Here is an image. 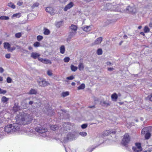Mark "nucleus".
Segmentation results:
<instances>
[{
  "mask_svg": "<svg viewBox=\"0 0 152 152\" xmlns=\"http://www.w3.org/2000/svg\"><path fill=\"white\" fill-rule=\"evenodd\" d=\"M45 10L47 12H48L51 15H53L55 14L54 10L52 7H49L46 8Z\"/></svg>",
  "mask_w": 152,
  "mask_h": 152,
  "instance_id": "dca6fc26",
  "label": "nucleus"
},
{
  "mask_svg": "<svg viewBox=\"0 0 152 152\" xmlns=\"http://www.w3.org/2000/svg\"><path fill=\"white\" fill-rule=\"evenodd\" d=\"M95 107V106L94 105L93 106H90L88 107V108H94Z\"/></svg>",
  "mask_w": 152,
  "mask_h": 152,
  "instance_id": "bf43d9fd",
  "label": "nucleus"
},
{
  "mask_svg": "<svg viewBox=\"0 0 152 152\" xmlns=\"http://www.w3.org/2000/svg\"><path fill=\"white\" fill-rule=\"evenodd\" d=\"M5 57L7 58H9L10 57V54H7L5 55Z\"/></svg>",
  "mask_w": 152,
  "mask_h": 152,
  "instance_id": "6e6d98bb",
  "label": "nucleus"
},
{
  "mask_svg": "<svg viewBox=\"0 0 152 152\" xmlns=\"http://www.w3.org/2000/svg\"><path fill=\"white\" fill-rule=\"evenodd\" d=\"M85 88V85L83 83L78 88V90L83 89Z\"/></svg>",
  "mask_w": 152,
  "mask_h": 152,
  "instance_id": "c9c22d12",
  "label": "nucleus"
},
{
  "mask_svg": "<svg viewBox=\"0 0 152 152\" xmlns=\"http://www.w3.org/2000/svg\"><path fill=\"white\" fill-rule=\"evenodd\" d=\"M71 85L72 86H75V83L74 82H72L71 83Z\"/></svg>",
  "mask_w": 152,
  "mask_h": 152,
  "instance_id": "774afa93",
  "label": "nucleus"
},
{
  "mask_svg": "<svg viewBox=\"0 0 152 152\" xmlns=\"http://www.w3.org/2000/svg\"><path fill=\"white\" fill-rule=\"evenodd\" d=\"M116 132V131L113 130H106L104 131L103 133V134L104 136H108L111 133L115 134Z\"/></svg>",
  "mask_w": 152,
  "mask_h": 152,
  "instance_id": "4468645a",
  "label": "nucleus"
},
{
  "mask_svg": "<svg viewBox=\"0 0 152 152\" xmlns=\"http://www.w3.org/2000/svg\"><path fill=\"white\" fill-rule=\"evenodd\" d=\"M136 147H133L132 149L134 152H140L142 149L141 145L140 143H137L135 144Z\"/></svg>",
  "mask_w": 152,
  "mask_h": 152,
  "instance_id": "9d476101",
  "label": "nucleus"
},
{
  "mask_svg": "<svg viewBox=\"0 0 152 152\" xmlns=\"http://www.w3.org/2000/svg\"><path fill=\"white\" fill-rule=\"evenodd\" d=\"M78 67L79 70H83L84 68V66L83 64V63L82 62H80L79 63Z\"/></svg>",
  "mask_w": 152,
  "mask_h": 152,
  "instance_id": "aec40b11",
  "label": "nucleus"
},
{
  "mask_svg": "<svg viewBox=\"0 0 152 152\" xmlns=\"http://www.w3.org/2000/svg\"><path fill=\"white\" fill-rule=\"evenodd\" d=\"M9 19V18L8 16H2L0 17V20H8Z\"/></svg>",
  "mask_w": 152,
  "mask_h": 152,
  "instance_id": "2f4dec72",
  "label": "nucleus"
},
{
  "mask_svg": "<svg viewBox=\"0 0 152 152\" xmlns=\"http://www.w3.org/2000/svg\"><path fill=\"white\" fill-rule=\"evenodd\" d=\"M12 80L11 78L8 77L7 79V81L8 83H10L12 82Z\"/></svg>",
  "mask_w": 152,
  "mask_h": 152,
  "instance_id": "3c124183",
  "label": "nucleus"
},
{
  "mask_svg": "<svg viewBox=\"0 0 152 152\" xmlns=\"http://www.w3.org/2000/svg\"><path fill=\"white\" fill-rule=\"evenodd\" d=\"M73 5V3L72 2H71L65 6L64 8V10L66 11H67L68 9H70L72 8Z\"/></svg>",
  "mask_w": 152,
  "mask_h": 152,
  "instance_id": "f3484780",
  "label": "nucleus"
},
{
  "mask_svg": "<svg viewBox=\"0 0 152 152\" xmlns=\"http://www.w3.org/2000/svg\"><path fill=\"white\" fill-rule=\"evenodd\" d=\"M8 6L9 7H11L13 9L15 8V6L13 4V3L12 2H10L8 3Z\"/></svg>",
  "mask_w": 152,
  "mask_h": 152,
  "instance_id": "e433bc0d",
  "label": "nucleus"
},
{
  "mask_svg": "<svg viewBox=\"0 0 152 152\" xmlns=\"http://www.w3.org/2000/svg\"><path fill=\"white\" fill-rule=\"evenodd\" d=\"M83 30L85 31H89L91 30V28L90 26H85L82 27Z\"/></svg>",
  "mask_w": 152,
  "mask_h": 152,
  "instance_id": "4be33fe9",
  "label": "nucleus"
},
{
  "mask_svg": "<svg viewBox=\"0 0 152 152\" xmlns=\"http://www.w3.org/2000/svg\"><path fill=\"white\" fill-rule=\"evenodd\" d=\"M145 136V139H148L151 136V134L149 132H148L147 133L144 134Z\"/></svg>",
  "mask_w": 152,
  "mask_h": 152,
  "instance_id": "f704fd0d",
  "label": "nucleus"
},
{
  "mask_svg": "<svg viewBox=\"0 0 152 152\" xmlns=\"http://www.w3.org/2000/svg\"><path fill=\"white\" fill-rule=\"evenodd\" d=\"M21 36V34L20 33H18L15 34L16 37L17 38H20Z\"/></svg>",
  "mask_w": 152,
  "mask_h": 152,
  "instance_id": "de8ad7c7",
  "label": "nucleus"
},
{
  "mask_svg": "<svg viewBox=\"0 0 152 152\" xmlns=\"http://www.w3.org/2000/svg\"><path fill=\"white\" fill-rule=\"evenodd\" d=\"M18 15V14H14L13 15V17H16L17 16V15Z\"/></svg>",
  "mask_w": 152,
  "mask_h": 152,
  "instance_id": "69168bd1",
  "label": "nucleus"
},
{
  "mask_svg": "<svg viewBox=\"0 0 152 152\" xmlns=\"http://www.w3.org/2000/svg\"><path fill=\"white\" fill-rule=\"evenodd\" d=\"M7 91L6 90H3L0 88V94H5L7 93Z\"/></svg>",
  "mask_w": 152,
  "mask_h": 152,
  "instance_id": "37998d69",
  "label": "nucleus"
},
{
  "mask_svg": "<svg viewBox=\"0 0 152 152\" xmlns=\"http://www.w3.org/2000/svg\"><path fill=\"white\" fill-rule=\"evenodd\" d=\"M9 100V98H7L5 96H3L1 99V101L4 103H6Z\"/></svg>",
  "mask_w": 152,
  "mask_h": 152,
  "instance_id": "a878e982",
  "label": "nucleus"
},
{
  "mask_svg": "<svg viewBox=\"0 0 152 152\" xmlns=\"http://www.w3.org/2000/svg\"><path fill=\"white\" fill-rule=\"evenodd\" d=\"M42 63L45 64H51V61L50 60L47 59H44V61H43Z\"/></svg>",
  "mask_w": 152,
  "mask_h": 152,
  "instance_id": "c756f323",
  "label": "nucleus"
},
{
  "mask_svg": "<svg viewBox=\"0 0 152 152\" xmlns=\"http://www.w3.org/2000/svg\"><path fill=\"white\" fill-rule=\"evenodd\" d=\"M74 137V135L72 134L69 133L67 136V140H69L72 139Z\"/></svg>",
  "mask_w": 152,
  "mask_h": 152,
  "instance_id": "bb28decb",
  "label": "nucleus"
},
{
  "mask_svg": "<svg viewBox=\"0 0 152 152\" xmlns=\"http://www.w3.org/2000/svg\"><path fill=\"white\" fill-rule=\"evenodd\" d=\"M122 12L134 14L136 12V10L134 6H128L126 8H124V6L122 9Z\"/></svg>",
  "mask_w": 152,
  "mask_h": 152,
  "instance_id": "7ed1b4c3",
  "label": "nucleus"
},
{
  "mask_svg": "<svg viewBox=\"0 0 152 152\" xmlns=\"http://www.w3.org/2000/svg\"><path fill=\"white\" fill-rule=\"evenodd\" d=\"M4 69L1 67H0V72L2 73L4 72Z\"/></svg>",
  "mask_w": 152,
  "mask_h": 152,
  "instance_id": "4d7b16f0",
  "label": "nucleus"
},
{
  "mask_svg": "<svg viewBox=\"0 0 152 152\" xmlns=\"http://www.w3.org/2000/svg\"><path fill=\"white\" fill-rule=\"evenodd\" d=\"M70 58L69 57H66L64 59V61L65 62H68L69 61Z\"/></svg>",
  "mask_w": 152,
  "mask_h": 152,
  "instance_id": "09e8293b",
  "label": "nucleus"
},
{
  "mask_svg": "<svg viewBox=\"0 0 152 152\" xmlns=\"http://www.w3.org/2000/svg\"><path fill=\"white\" fill-rule=\"evenodd\" d=\"M130 140V138L129 134L128 133H126L123 136V138L122 141V144L125 146H126L129 142Z\"/></svg>",
  "mask_w": 152,
  "mask_h": 152,
  "instance_id": "0eeeda50",
  "label": "nucleus"
},
{
  "mask_svg": "<svg viewBox=\"0 0 152 152\" xmlns=\"http://www.w3.org/2000/svg\"><path fill=\"white\" fill-rule=\"evenodd\" d=\"M39 4L38 2H36L34 3L32 7V8L33 9L35 7H37L39 6Z\"/></svg>",
  "mask_w": 152,
  "mask_h": 152,
  "instance_id": "a19ab883",
  "label": "nucleus"
},
{
  "mask_svg": "<svg viewBox=\"0 0 152 152\" xmlns=\"http://www.w3.org/2000/svg\"><path fill=\"white\" fill-rule=\"evenodd\" d=\"M40 45V43L38 42H35L34 44V47H37L39 46Z\"/></svg>",
  "mask_w": 152,
  "mask_h": 152,
  "instance_id": "c03bdc74",
  "label": "nucleus"
},
{
  "mask_svg": "<svg viewBox=\"0 0 152 152\" xmlns=\"http://www.w3.org/2000/svg\"><path fill=\"white\" fill-rule=\"evenodd\" d=\"M40 56V55L37 53H32L31 55V57L35 59Z\"/></svg>",
  "mask_w": 152,
  "mask_h": 152,
  "instance_id": "412c9836",
  "label": "nucleus"
},
{
  "mask_svg": "<svg viewBox=\"0 0 152 152\" xmlns=\"http://www.w3.org/2000/svg\"><path fill=\"white\" fill-rule=\"evenodd\" d=\"M28 94H37V91L35 89H31Z\"/></svg>",
  "mask_w": 152,
  "mask_h": 152,
  "instance_id": "5701e85b",
  "label": "nucleus"
},
{
  "mask_svg": "<svg viewBox=\"0 0 152 152\" xmlns=\"http://www.w3.org/2000/svg\"><path fill=\"white\" fill-rule=\"evenodd\" d=\"M115 5H117L118 6H113V11L122 12V9L123 8L124 6L123 5L117 4L116 3Z\"/></svg>",
  "mask_w": 152,
  "mask_h": 152,
  "instance_id": "1a4fd4ad",
  "label": "nucleus"
},
{
  "mask_svg": "<svg viewBox=\"0 0 152 152\" xmlns=\"http://www.w3.org/2000/svg\"><path fill=\"white\" fill-rule=\"evenodd\" d=\"M60 53L62 54H64L65 51V48L64 46H61L60 48Z\"/></svg>",
  "mask_w": 152,
  "mask_h": 152,
  "instance_id": "c85d7f7f",
  "label": "nucleus"
},
{
  "mask_svg": "<svg viewBox=\"0 0 152 152\" xmlns=\"http://www.w3.org/2000/svg\"><path fill=\"white\" fill-rule=\"evenodd\" d=\"M69 95V92L68 91L63 92L62 93V96L65 97Z\"/></svg>",
  "mask_w": 152,
  "mask_h": 152,
  "instance_id": "4c0bfd02",
  "label": "nucleus"
},
{
  "mask_svg": "<svg viewBox=\"0 0 152 152\" xmlns=\"http://www.w3.org/2000/svg\"><path fill=\"white\" fill-rule=\"evenodd\" d=\"M151 127L150 126L146 127L144 128L141 131V134L144 135L147 132H149L151 130Z\"/></svg>",
  "mask_w": 152,
  "mask_h": 152,
  "instance_id": "f8f14e48",
  "label": "nucleus"
},
{
  "mask_svg": "<svg viewBox=\"0 0 152 152\" xmlns=\"http://www.w3.org/2000/svg\"><path fill=\"white\" fill-rule=\"evenodd\" d=\"M45 109V110H44V112L49 115L50 116L54 115V112L53 110H51L50 107H48L46 108Z\"/></svg>",
  "mask_w": 152,
  "mask_h": 152,
  "instance_id": "9b49d317",
  "label": "nucleus"
},
{
  "mask_svg": "<svg viewBox=\"0 0 152 152\" xmlns=\"http://www.w3.org/2000/svg\"><path fill=\"white\" fill-rule=\"evenodd\" d=\"M63 23V21H61L59 22H58L56 24V26L58 28H59L62 25V24Z\"/></svg>",
  "mask_w": 152,
  "mask_h": 152,
  "instance_id": "7c9ffc66",
  "label": "nucleus"
},
{
  "mask_svg": "<svg viewBox=\"0 0 152 152\" xmlns=\"http://www.w3.org/2000/svg\"><path fill=\"white\" fill-rule=\"evenodd\" d=\"M17 121L20 124H28L32 120L31 116L29 114L24 113L23 115H19L16 118Z\"/></svg>",
  "mask_w": 152,
  "mask_h": 152,
  "instance_id": "f257e3e1",
  "label": "nucleus"
},
{
  "mask_svg": "<svg viewBox=\"0 0 152 152\" xmlns=\"http://www.w3.org/2000/svg\"><path fill=\"white\" fill-rule=\"evenodd\" d=\"M45 31L44 32V34L45 35H48L50 33V31L47 28H45L44 29Z\"/></svg>",
  "mask_w": 152,
  "mask_h": 152,
  "instance_id": "72a5a7b5",
  "label": "nucleus"
},
{
  "mask_svg": "<svg viewBox=\"0 0 152 152\" xmlns=\"http://www.w3.org/2000/svg\"><path fill=\"white\" fill-rule=\"evenodd\" d=\"M63 126L64 127V129L65 130H67L68 129H70L69 125L67 123H64V124H63Z\"/></svg>",
  "mask_w": 152,
  "mask_h": 152,
  "instance_id": "cd10ccee",
  "label": "nucleus"
},
{
  "mask_svg": "<svg viewBox=\"0 0 152 152\" xmlns=\"http://www.w3.org/2000/svg\"><path fill=\"white\" fill-rule=\"evenodd\" d=\"M118 6L117 5H115V3H107L104 4L103 7H102V9L104 11L109 10L113 11V6Z\"/></svg>",
  "mask_w": 152,
  "mask_h": 152,
  "instance_id": "20e7f679",
  "label": "nucleus"
},
{
  "mask_svg": "<svg viewBox=\"0 0 152 152\" xmlns=\"http://www.w3.org/2000/svg\"><path fill=\"white\" fill-rule=\"evenodd\" d=\"M50 128L51 130L54 131H55L59 128V127L56 125H52L50 126Z\"/></svg>",
  "mask_w": 152,
  "mask_h": 152,
  "instance_id": "393cba45",
  "label": "nucleus"
},
{
  "mask_svg": "<svg viewBox=\"0 0 152 152\" xmlns=\"http://www.w3.org/2000/svg\"><path fill=\"white\" fill-rule=\"evenodd\" d=\"M40 102V100L38 99H37L36 98H35L34 99V101H30L29 102V104L30 105L32 104L33 103L34 104H37L39 103Z\"/></svg>",
  "mask_w": 152,
  "mask_h": 152,
  "instance_id": "a211bd4d",
  "label": "nucleus"
},
{
  "mask_svg": "<svg viewBox=\"0 0 152 152\" xmlns=\"http://www.w3.org/2000/svg\"><path fill=\"white\" fill-rule=\"evenodd\" d=\"M47 74L48 75L50 76H51L53 75V73L51 71L48 70L47 71Z\"/></svg>",
  "mask_w": 152,
  "mask_h": 152,
  "instance_id": "8fccbe9b",
  "label": "nucleus"
},
{
  "mask_svg": "<svg viewBox=\"0 0 152 152\" xmlns=\"http://www.w3.org/2000/svg\"><path fill=\"white\" fill-rule=\"evenodd\" d=\"M22 2H19L17 3V4L19 6H20V5H22Z\"/></svg>",
  "mask_w": 152,
  "mask_h": 152,
  "instance_id": "680f3d73",
  "label": "nucleus"
},
{
  "mask_svg": "<svg viewBox=\"0 0 152 152\" xmlns=\"http://www.w3.org/2000/svg\"><path fill=\"white\" fill-rule=\"evenodd\" d=\"M74 78V77L72 75L71 76L69 77H67L66 78V79L68 80H72Z\"/></svg>",
  "mask_w": 152,
  "mask_h": 152,
  "instance_id": "864d4df0",
  "label": "nucleus"
},
{
  "mask_svg": "<svg viewBox=\"0 0 152 152\" xmlns=\"http://www.w3.org/2000/svg\"><path fill=\"white\" fill-rule=\"evenodd\" d=\"M149 26L150 27H152V22L149 23Z\"/></svg>",
  "mask_w": 152,
  "mask_h": 152,
  "instance_id": "e2e57ef3",
  "label": "nucleus"
},
{
  "mask_svg": "<svg viewBox=\"0 0 152 152\" xmlns=\"http://www.w3.org/2000/svg\"><path fill=\"white\" fill-rule=\"evenodd\" d=\"M4 48L5 49H7L9 50L10 48V45L8 42H4Z\"/></svg>",
  "mask_w": 152,
  "mask_h": 152,
  "instance_id": "b1692460",
  "label": "nucleus"
},
{
  "mask_svg": "<svg viewBox=\"0 0 152 152\" xmlns=\"http://www.w3.org/2000/svg\"><path fill=\"white\" fill-rule=\"evenodd\" d=\"M102 37H99L96 39L94 42L92 43V45H98L101 43L102 41Z\"/></svg>",
  "mask_w": 152,
  "mask_h": 152,
  "instance_id": "2eb2a0df",
  "label": "nucleus"
},
{
  "mask_svg": "<svg viewBox=\"0 0 152 152\" xmlns=\"http://www.w3.org/2000/svg\"><path fill=\"white\" fill-rule=\"evenodd\" d=\"M35 130L40 134H42L43 135H40L42 136H46V132L48 131L47 129L44 126H41L40 127L37 126L35 128Z\"/></svg>",
  "mask_w": 152,
  "mask_h": 152,
  "instance_id": "39448f33",
  "label": "nucleus"
},
{
  "mask_svg": "<svg viewBox=\"0 0 152 152\" xmlns=\"http://www.w3.org/2000/svg\"><path fill=\"white\" fill-rule=\"evenodd\" d=\"M149 31V29L147 26H145L144 29V31L145 33L148 32Z\"/></svg>",
  "mask_w": 152,
  "mask_h": 152,
  "instance_id": "a18cd8bd",
  "label": "nucleus"
},
{
  "mask_svg": "<svg viewBox=\"0 0 152 152\" xmlns=\"http://www.w3.org/2000/svg\"><path fill=\"white\" fill-rule=\"evenodd\" d=\"M71 69L72 71L75 72L77 69V67L72 65L71 66Z\"/></svg>",
  "mask_w": 152,
  "mask_h": 152,
  "instance_id": "473e14b6",
  "label": "nucleus"
},
{
  "mask_svg": "<svg viewBox=\"0 0 152 152\" xmlns=\"http://www.w3.org/2000/svg\"><path fill=\"white\" fill-rule=\"evenodd\" d=\"M70 28L69 37L71 38L76 33V31L77 29V27L76 25L72 24L70 27Z\"/></svg>",
  "mask_w": 152,
  "mask_h": 152,
  "instance_id": "423d86ee",
  "label": "nucleus"
},
{
  "mask_svg": "<svg viewBox=\"0 0 152 152\" xmlns=\"http://www.w3.org/2000/svg\"><path fill=\"white\" fill-rule=\"evenodd\" d=\"M111 64V63L110 62H107V64L108 65H109Z\"/></svg>",
  "mask_w": 152,
  "mask_h": 152,
  "instance_id": "338daca9",
  "label": "nucleus"
},
{
  "mask_svg": "<svg viewBox=\"0 0 152 152\" xmlns=\"http://www.w3.org/2000/svg\"><path fill=\"white\" fill-rule=\"evenodd\" d=\"M37 81L39 86L41 87H44L50 84L48 81L44 79L39 78Z\"/></svg>",
  "mask_w": 152,
  "mask_h": 152,
  "instance_id": "6e6552de",
  "label": "nucleus"
},
{
  "mask_svg": "<svg viewBox=\"0 0 152 152\" xmlns=\"http://www.w3.org/2000/svg\"><path fill=\"white\" fill-rule=\"evenodd\" d=\"M19 129L20 126L17 123L8 125L4 128L5 131L7 133H13Z\"/></svg>",
  "mask_w": 152,
  "mask_h": 152,
  "instance_id": "f03ea898",
  "label": "nucleus"
},
{
  "mask_svg": "<svg viewBox=\"0 0 152 152\" xmlns=\"http://www.w3.org/2000/svg\"><path fill=\"white\" fill-rule=\"evenodd\" d=\"M102 50L101 49H99L97 51V53L99 55H101L102 54Z\"/></svg>",
  "mask_w": 152,
  "mask_h": 152,
  "instance_id": "ea45409f",
  "label": "nucleus"
},
{
  "mask_svg": "<svg viewBox=\"0 0 152 152\" xmlns=\"http://www.w3.org/2000/svg\"><path fill=\"white\" fill-rule=\"evenodd\" d=\"M38 59L39 61L42 62H43V61H44V59L42 58H38Z\"/></svg>",
  "mask_w": 152,
  "mask_h": 152,
  "instance_id": "13d9d810",
  "label": "nucleus"
},
{
  "mask_svg": "<svg viewBox=\"0 0 152 152\" xmlns=\"http://www.w3.org/2000/svg\"><path fill=\"white\" fill-rule=\"evenodd\" d=\"M111 98L113 101H116L118 99V95L116 93H114L111 96Z\"/></svg>",
  "mask_w": 152,
  "mask_h": 152,
  "instance_id": "6ab92c4d",
  "label": "nucleus"
},
{
  "mask_svg": "<svg viewBox=\"0 0 152 152\" xmlns=\"http://www.w3.org/2000/svg\"><path fill=\"white\" fill-rule=\"evenodd\" d=\"M108 69L109 71H112L114 69L113 68H108Z\"/></svg>",
  "mask_w": 152,
  "mask_h": 152,
  "instance_id": "052dcab7",
  "label": "nucleus"
},
{
  "mask_svg": "<svg viewBox=\"0 0 152 152\" xmlns=\"http://www.w3.org/2000/svg\"><path fill=\"white\" fill-rule=\"evenodd\" d=\"M146 99L152 101V93L146 97Z\"/></svg>",
  "mask_w": 152,
  "mask_h": 152,
  "instance_id": "79ce46f5",
  "label": "nucleus"
},
{
  "mask_svg": "<svg viewBox=\"0 0 152 152\" xmlns=\"http://www.w3.org/2000/svg\"><path fill=\"white\" fill-rule=\"evenodd\" d=\"M88 126V125L87 124H83L81 125V127L83 129H84L86 128Z\"/></svg>",
  "mask_w": 152,
  "mask_h": 152,
  "instance_id": "603ef678",
  "label": "nucleus"
},
{
  "mask_svg": "<svg viewBox=\"0 0 152 152\" xmlns=\"http://www.w3.org/2000/svg\"><path fill=\"white\" fill-rule=\"evenodd\" d=\"M100 104L102 106L105 107H107L110 105V103L109 102L104 100L100 101Z\"/></svg>",
  "mask_w": 152,
  "mask_h": 152,
  "instance_id": "ddd939ff",
  "label": "nucleus"
},
{
  "mask_svg": "<svg viewBox=\"0 0 152 152\" xmlns=\"http://www.w3.org/2000/svg\"><path fill=\"white\" fill-rule=\"evenodd\" d=\"M79 134L82 137H85L87 135L86 132H81L79 133Z\"/></svg>",
  "mask_w": 152,
  "mask_h": 152,
  "instance_id": "58836bf2",
  "label": "nucleus"
},
{
  "mask_svg": "<svg viewBox=\"0 0 152 152\" xmlns=\"http://www.w3.org/2000/svg\"><path fill=\"white\" fill-rule=\"evenodd\" d=\"M43 38V37L41 35H39L37 37V39L38 41H40Z\"/></svg>",
  "mask_w": 152,
  "mask_h": 152,
  "instance_id": "49530a36",
  "label": "nucleus"
},
{
  "mask_svg": "<svg viewBox=\"0 0 152 152\" xmlns=\"http://www.w3.org/2000/svg\"><path fill=\"white\" fill-rule=\"evenodd\" d=\"M28 49L29 50H31L33 49V48L32 47H31V46H29L28 47Z\"/></svg>",
  "mask_w": 152,
  "mask_h": 152,
  "instance_id": "0e129e2a",
  "label": "nucleus"
},
{
  "mask_svg": "<svg viewBox=\"0 0 152 152\" xmlns=\"http://www.w3.org/2000/svg\"><path fill=\"white\" fill-rule=\"evenodd\" d=\"M99 99L97 98H95L94 99V101L95 103L96 104L98 102Z\"/></svg>",
  "mask_w": 152,
  "mask_h": 152,
  "instance_id": "5fc2aeb1",
  "label": "nucleus"
}]
</instances>
